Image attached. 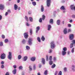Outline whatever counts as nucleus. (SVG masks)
Instances as JSON below:
<instances>
[{"label":"nucleus","mask_w":75,"mask_h":75,"mask_svg":"<svg viewBox=\"0 0 75 75\" xmlns=\"http://www.w3.org/2000/svg\"><path fill=\"white\" fill-rule=\"evenodd\" d=\"M36 66V65L35 64H34L33 65V69L34 70L36 68V67H35Z\"/></svg>","instance_id":"c03bdc74"},{"label":"nucleus","mask_w":75,"mask_h":75,"mask_svg":"<svg viewBox=\"0 0 75 75\" xmlns=\"http://www.w3.org/2000/svg\"><path fill=\"white\" fill-rule=\"evenodd\" d=\"M24 35L25 38H28V33H24Z\"/></svg>","instance_id":"6e6552de"},{"label":"nucleus","mask_w":75,"mask_h":75,"mask_svg":"<svg viewBox=\"0 0 75 75\" xmlns=\"http://www.w3.org/2000/svg\"><path fill=\"white\" fill-rule=\"evenodd\" d=\"M1 68H2V69L4 68V65H2L1 66Z\"/></svg>","instance_id":"3c124183"},{"label":"nucleus","mask_w":75,"mask_h":75,"mask_svg":"<svg viewBox=\"0 0 75 75\" xmlns=\"http://www.w3.org/2000/svg\"><path fill=\"white\" fill-rule=\"evenodd\" d=\"M71 29H68V33H69V32H71Z\"/></svg>","instance_id":"8fccbe9b"},{"label":"nucleus","mask_w":75,"mask_h":75,"mask_svg":"<svg viewBox=\"0 0 75 75\" xmlns=\"http://www.w3.org/2000/svg\"><path fill=\"white\" fill-rule=\"evenodd\" d=\"M33 41V39L31 38H30L29 39V40H28V43L29 45H31L32 44V41Z\"/></svg>","instance_id":"0eeeda50"},{"label":"nucleus","mask_w":75,"mask_h":75,"mask_svg":"<svg viewBox=\"0 0 75 75\" xmlns=\"http://www.w3.org/2000/svg\"><path fill=\"white\" fill-rule=\"evenodd\" d=\"M14 8L15 10H17L18 8V6L17 5L15 4L14 6Z\"/></svg>","instance_id":"dca6fc26"},{"label":"nucleus","mask_w":75,"mask_h":75,"mask_svg":"<svg viewBox=\"0 0 75 75\" xmlns=\"http://www.w3.org/2000/svg\"><path fill=\"white\" fill-rule=\"evenodd\" d=\"M73 21L72 20H70L69 22L70 23H72Z\"/></svg>","instance_id":"774afa93"},{"label":"nucleus","mask_w":75,"mask_h":75,"mask_svg":"<svg viewBox=\"0 0 75 75\" xmlns=\"http://www.w3.org/2000/svg\"><path fill=\"white\" fill-rule=\"evenodd\" d=\"M16 71H17V69H15L13 71V74H15L16 73Z\"/></svg>","instance_id":"412c9836"},{"label":"nucleus","mask_w":75,"mask_h":75,"mask_svg":"<svg viewBox=\"0 0 75 75\" xmlns=\"http://www.w3.org/2000/svg\"><path fill=\"white\" fill-rule=\"evenodd\" d=\"M71 42H72L73 44H75V40H73L71 41Z\"/></svg>","instance_id":"864d4df0"},{"label":"nucleus","mask_w":75,"mask_h":75,"mask_svg":"<svg viewBox=\"0 0 75 75\" xmlns=\"http://www.w3.org/2000/svg\"><path fill=\"white\" fill-rule=\"evenodd\" d=\"M29 14H31L32 13L31 11H29L28 12Z\"/></svg>","instance_id":"052dcab7"},{"label":"nucleus","mask_w":75,"mask_h":75,"mask_svg":"<svg viewBox=\"0 0 75 75\" xmlns=\"http://www.w3.org/2000/svg\"><path fill=\"white\" fill-rule=\"evenodd\" d=\"M3 46V42H0V47H2Z\"/></svg>","instance_id":"72a5a7b5"},{"label":"nucleus","mask_w":75,"mask_h":75,"mask_svg":"<svg viewBox=\"0 0 75 75\" xmlns=\"http://www.w3.org/2000/svg\"><path fill=\"white\" fill-rule=\"evenodd\" d=\"M55 67H56V65H55V64H54L52 66L51 68H54Z\"/></svg>","instance_id":"393cba45"},{"label":"nucleus","mask_w":75,"mask_h":75,"mask_svg":"<svg viewBox=\"0 0 75 75\" xmlns=\"http://www.w3.org/2000/svg\"><path fill=\"white\" fill-rule=\"evenodd\" d=\"M45 75H47V70H46L44 72Z\"/></svg>","instance_id":"de8ad7c7"},{"label":"nucleus","mask_w":75,"mask_h":75,"mask_svg":"<svg viewBox=\"0 0 75 75\" xmlns=\"http://www.w3.org/2000/svg\"><path fill=\"white\" fill-rule=\"evenodd\" d=\"M52 56H50V61H51L52 60Z\"/></svg>","instance_id":"49530a36"},{"label":"nucleus","mask_w":75,"mask_h":75,"mask_svg":"<svg viewBox=\"0 0 75 75\" xmlns=\"http://www.w3.org/2000/svg\"><path fill=\"white\" fill-rule=\"evenodd\" d=\"M67 67L64 68V71H67Z\"/></svg>","instance_id":"680f3d73"},{"label":"nucleus","mask_w":75,"mask_h":75,"mask_svg":"<svg viewBox=\"0 0 75 75\" xmlns=\"http://www.w3.org/2000/svg\"><path fill=\"white\" fill-rule=\"evenodd\" d=\"M22 68H23V66H20L18 68L19 69H22Z\"/></svg>","instance_id":"79ce46f5"},{"label":"nucleus","mask_w":75,"mask_h":75,"mask_svg":"<svg viewBox=\"0 0 75 75\" xmlns=\"http://www.w3.org/2000/svg\"><path fill=\"white\" fill-rule=\"evenodd\" d=\"M32 4L34 6H36V2H32Z\"/></svg>","instance_id":"c85d7f7f"},{"label":"nucleus","mask_w":75,"mask_h":75,"mask_svg":"<svg viewBox=\"0 0 75 75\" xmlns=\"http://www.w3.org/2000/svg\"><path fill=\"white\" fill-rule=\"evenodd\" d=\"M51 47V48H54L55 47V45L54 41H52L50 43Z\"/></svg>","instance_id":"f03ea898"},{"label":"nucleus","mask_w":75,"mask_h":75,"mask_svg":"<svg viewBox=\"0 0 75 75\" xmlns=\"http://www.w3.org/2000/svg\"><path fill=\"white\" fill-rule=\"evenodd\" d=\"M6 58V54L4 53L2 54L1 56V58L2 59H4Z\"/></svg>","instance_id":"39448f33"},{"label":"nucleus","mask_w":75,"mask_h":75,"mask_svg":"<svg viewBox=\"0 0 75 75\" xmlns=\"http://www.w3.org/2000/svg\"><path fill=\"white\" fill-rule=\"evenodd\" d=\"M63 32L64 34H67V28H64Z\"/></svg>","instance_id":"ddd939ff"},{"label":"nucleus","mask_w":75,"mask_h":75,"mask_svg":"<svg viewBox=\"0 0 75 75\" xmlns=\"http://www.w3.org/2000/svg\"><path fill=\"white\" fill-rule=\"evenodd\" d=\"M13 67L14 68H16L17 67L16 66V65H14L13 66Z\"/></svg>","instance_id":"338daca9"},{"label":"nucleus","mask_w":75,"mask_h":75,"mask_svg":"<svg viewBox=\"0 0 75 75\" xmlns=\"http://www.w3.org/2000/svg\"><path fill=\"white\" fill-rule=\"evenodd\" d=\"M40 27L39 26H38L36 27V33H38V31L40 30Z\"/></svg>","instance_id":"2eb2a0df"},{"label":"nucleus","mask_w":75,"mask_h":75,"mask_svg":"<svg viewBox=\"0 0 75 75\" xmlns=\"http://www.w3.org/2000/svg\"><path fill=\"white\" fill-rule=\"evenodd\" d=\"M72 18H75V15H73L72 16Z\"/></svg>","instance_id":"69168bd1"},{"label":"nucleus","mask_w":75,"mask_h":75,"mask_svg":"<svg viewBox=\"0 0 75 75\" xmlns=\"http://www.w3.org/2000/svg\"><path fill=\"white\" fill-rule=\"evenodd\" d=\"M29 69L30 71H32V67L31 66H29Z\"/></svg>","instance_id":"4c0bfd02"},{"label":"nucleus","mask_w":75,"mask_h":75,"mask_svg":"<svg viewBox=\"0 0 75 75\" xmlns=\"http://www.w3.org/2000/svg\"><path fill=\"white\" fill-rule=\"evenodd\" d=\"M37 40L38 41V42H41V40H40V38L39 37H38L37 38Z\"/></svg>","instance_id":"7c9ffc66"},{"label":"nucleus","mask_w":75,"mask_h":75,"mask_svg":"<svg viewBox=\"0 0 75 75\" xmlns=\"http://www.w3.org/2000/svg\"><path fill=\"white\" fill-rule=\"evenodd\" d=\"M56 59H57V58L55 57H54L53 59L54 61V62L56 60H57Z\"/></svg>","instance_id":"a19ab883"},{"label":"nucleus","mask_w":75,"mask_h":75,"mask_svg":"<svg viewBox=\"0 0 75 75\" xmlns=\"http://www.w3.org/2000/svg\"><path fill=\"white\" fill-rule=\"evenodd\" d=\"M2 38H3V39H4V38H5V36L3 35H2Z\"/></svg>","instance_id":"a18cd8bd"},{"label":"nucleus","mask_w":75,"mask_h":75,"mask_svg":"<svg viewBox=\"0 0 75 75\" xmlns=\"http://www.w3.org/2000/svg\"><path fill=\"white\" fill-rule=\"evenodd\" d=\"M68 26L69 27H71V24H69L68 25Z\"/></svg>","instance_id":"13d9d810"},{"label":"nucleus","mask_w":75,"mask_h":75,"mask_svg":"<svg viewBox=\"0 0 75 75\" xmlns=\"http://www.w3.org/2000/svg\"><path fill=\"white\" fill-rule=\"evenodd\" d=\"M26 25L27 26H29L30 25V24H29L27 22L26 23Z\"/></svg>","instance_id":"09e8293b"},{"label":"nucleus","mask_w":75,"mask_h":75,"mask_svg":"<svg viewBox=\"0 0 75 75\" xmlns=\"http://www.w3.org/2000/svg\"><path fill=\"white\" fill-rule=\"evenodd\" d=\"M66 54H67V52H66V51H62V55H63V56L65 55Z\"/></svg>","instance_id":"a211bd4d"},{"label":"nucleus","mask_w":75,"mask_h":75,"mask_svg":"<svg viewBox=\"0 0 75 75\" xmlns=\"http://www.w3.org/2000/svg\"><path fill=\"white\" fill-rule=\"evenodd\" d=\"M30 33L31 35H32V29H31L30 30Z\"/></svg>","instance_id":"603ef678"},{"label":"nucleus","mask_w":75,"mask_h":75,"mask_svg":"<svg viewBox=\"0 0 75 75\" xmlns=\"http://www.w3.org/2000/svg\"><path fill=\"white\" fill-rule=\"evenodd\" d=\"M74 35L73 34H71L69 35V39L70 40H72L74 39Z\"/></svg>","instance_id":"423d86ee"},{"label":"nucleus","mask_w":75,"mask_h":75,"mask_svg":"<svg viewBox=\"0 0 75 75\" xmlns=\"http://www.w3.org/2000/svg\"><path fill=\"white\" fill-rule=\"evenodd\" d=\"M57 74H58V71H56L55 73V75H57Z\"/></svg>","instance_id":"4d7b16f0"},{"label":"nucleus","mask_w":75,"mask_h":75,"mask_svg":"<svg viewBox=\"0 0 75 75\" xmlns=\"http://www.w3.org/2000/svg\"><path fill=\"white\" fill-rule=\"evenodd\" d=\"M58 75H62V71H60Z\"/></svg>","instance_id":"ea45409f"},{"label":"nucleus","mask_w":75,"mask_h":75,"mask_svg":"<svg viewBox=\"0 0 75 75\" xmlns=\"http://www.w3.org/2000/svg\"><path fill=\"white\" fill-rule=\"evenodd\" d=\"M26 49L27 50H29L30 49V47L28 46H26Z\"/></svg>","instance_id":"a878e982"},{"label":"nucleus","mask_w":75,"mask_h":75,"mask_svg":"<svg viewBox=\"0 0 75 75\" xmlns=\"http://www.w3.org/2000/svg\"><path fill=\"white\" fill-rule=\"evenodd\" d=\"M42 62L43 63V65L45 64V59H44V58H42Z\"/></svg>","instance_id":"5701e85b"},{"label":"nucleus","mask_w":75,"mask_h":75,"mask_svg":"<svg viewBox=\"0 0 75 75\" xmlns=\"http://www.w3.org/2000/svg\"><path fill=\"white\" fill-rule=\"evenodd\" d=\"M72 53H74V48H73L71 50Z\"/></svg>","instance_id":"37998d69"},{"label":"nucleus","mask_w":75,"mask_h":75,"mask_svg":"<svg viewBox=\"0 0 75 75\" xmlns=\"http://www.w3.org/2000/svg\"><path fill=\"white\" fill-rule=\"evenodd\" d=\"M61 22V21L60 20H58L57 21V25H60V23Z\"/></svg>","instance_id":"f3484780"},{"label":"nucleus","mask_w":75,"mask_h":75,"mask_svg":"<svg viewBox=\"0 0 75 75\" xmlns=\"http://www.w3.org/2000/svg\"><path fill=\"white\" fill-rule=\"evenodd\" d=\"M5 75H10V74H9V72H6Z\"/></svg>","instance_id":"6e6d98bb"},{"label":"nucleus","mask_w":75,"mask_h":75,"mask_svg":"<svg viewBox=\"0 0 75 75\" xmlns=\"http://www.w3.org/2000/svg\"><path fill=\"white\" fill-rule=\"evenodd\" d=\"M27 59H28V57H27V56H25L23 59V61H26L27 60Z\"/></svg>","instance_id":"4468645a"},{"label":"nucleus","mask_w":75,"mask_h":75,"mask_svg":"<svg viewBox=\"0 0 75 75\" xmlns=\"http://www.w3.org/2000/svg\"><path fill=\"white\" fill-rule=\"evenodd\" d=\"M4 5L1 4L0 5V9L1 10H3L4 9Z\"/></svg>","instance_id":"f8f14e48"},{"label":"nucleus","mask_w":75,"mask_h":75,"mask_svg":"<svg viewBox=\"0 0 75 75\" xmlns=\"http://www.w3.org/2000/svg\"><path fill=\"white\" fill-rule=\"evenodd\" d=\"M45 16H44V15H43L42 16V18H40L39 20L40 23H42V20L43 21H44V20H45Z\"/></svg>","instance_id":"20e7f679"},{"label":"nucleus","mask_w":75,"mask_h":75,"mask_svg":"<svg viewBox=\"0 0 75 75\" xmlns=\"http://www.w3.org/2000/svg\"><path fill=\"white\" fill-rule=\"evenodd\" d=\"M7 57L8 59L9 60H11L12 59V53L11 52H9Z\"/></svg>","instance_id":"f257e3e1"},{"label":"nucleus","mask_w":75,"mask_h":75,"mask_svg":"<svg viewBox=\"0 0 75 75\" xmlns=\"http://www.w3.org/2000/svg\"><path fill=\"white\" fill-rule=\"evenodd\" d=\"M52 50L50 49L49 50V53H52Z\"/></svg>","instance_id":"bf43d9fd"},{"label":"nucleus","mask_w":75,"mask_h":75,"mask_svg":"<svg viewBox=\"0 0 75 75\" xmlns=\"http://www.w3.org/2000/svg\"><path fill=\"white\" fill-rule=\"evenodd\" d=\"M60 9L62 10H65V8L64 7V6H62L60 8Z\"/></svg>","instance_id":"b1692460"},{"label":"nucleus","mask_w":75,"mask_h":75,"mask_svg":"<svg viewBox=\"0 0 75 75\" xmlns=\"http://www.w3.org/2000/svg\"><path fill=\"white\" fill-rule=\"evenodd\" d=\"M25 19L26 21L28 22V17L27 16H25Z\"/></svg>","instance_id":"c756f323"},{"label":"nucleus","mask_w":75,"mask_h":75,"mask_svg":"<svg viewBox=\"0 0 75 75\" xmlns=\"http://www.w3.org/2000/svg\"><path fill=\"white\" fill-rule=\"evenodd\" d=\"M29 19L30 21V22H33V18L31 17H30L29 18Z\"/></svg>","instance_id":"2f4dec72"},{"label":"nucleus","mask_w":75,"mask_h":75,"mask_svg":"<svg viewBox=\"0 0 75 75\" xmlns=\"http://www.w3.org/2000/svg\"><path fill=\"white\" fill-rule=\"evenodd\" d=\"M73 46H74V44L73 43H72L71 44L70 46L71 48H72V47H73Z\"/></svg>","instance_id":"473e14b6"},{"label":"nucleus","mask_w":75,"mask_h":75,"mask_svg":"<svg viewBox=\"0 0 75 75\" xmlns=\"http://www.w3.org/2000/svg\"><path fill=\"white\" fill-rule=\"evenodd\" d=\"M1 64L2 65H3V64H4V62H3V61H2L1 62Z\"/></svg>","instance_id":"0e129e2a"},{"label":"nucleus","mask_w":75,"mask_h":75,"mask_svg":"<svg viewBox=\"0 0 75 75\" xmlns=\"http://www.w3.org/2000/svg\"><path fill=\"white\" fill-rule=\"evenodd\" d=\"M51 0H47V7H50L51 6Z\"/></svg>","instance_id":"7ed1b4c3"},{"label":"nucleus","mask_w":75,"mask_h":75,"mask_svg":"<svg viewBox=\"0 0 75 75\" xmlns=\"http://www.w3.org/2000/svg\"><path fill=\"white\" fill-rule=\"evenodd\" d=\"M53 64V61L50 60L49 61V64L50 65H52Z\"/></svg>","instance_id":"cd10ccee"},{"label":"nucleus","mask_w":75,"mask_h":75,"mask_svg":"<svg viewBox=\"0 0 75 75\" xmlns=\"http://www.w3.org/2000/svg\"><path fill=\"white\" fill-rule=\"evenodd\" d=\"M8 42V39H6L5 40L4 42L5 43H7V42Z\"/></svg>","instance_id":"f704fd0d"},{"label":"nucleus","mask_w":75,"mask_h":75,"mask_svg":"<svg viewBox=\"0 0 75 75\" xmlns=\"http://www.w3.org/2000/svg\"><path fill=\"white\" fill-rule=\"evenodd\" d=\"M70 8L71 10H74L75 11V6L74 5H72L70 6Z\"/></svg>","instance_id":"1a4fd4ad"},{"label":"nucleus","mask_w":75,"mask_h":75,"mask_svg":"<svg viewBox=\"0 0 75 75\" xmlns=\"http://www.w3.org/2000/svg\"><path fill=\"white\" fill-rule=\"evenodd\" d=\"M31 60L32 61H35V57H33L31 58Z\"/></svg>","instance_id":"aec40b11"},{"label":"nucleus","mask_w":75,"mask_h":75,"mask_svg":"<svg viewBox=\"0 0 75 75\" xmlns=\"http://www.w3.org/2000/svg\"><path fill=\"white\" fill-rule=\"evenodd\" d=\"M48 55L46 56V60L48 61Z\"/></svg>","instance_id":"5fc2aeb1"},{"label":"nucleus","mask_w":75,"mask_h":75,"mask_svg":"<svg viewBox=\"0 0 75 75\" xmlns=\"http://www.w3.org/2000/svg\"><path fill=\"white\" fill-rule=\"evenodd\" d=\"M25 42H26V41H25L24 39H23L22 41V42L23 44H25Z\"/></svg>","instance_id":"c9c22d12"},{"label":"nucleus","mask_w":75,"mask_h":75,"mask_svg":"<svg viewBox=\"0 0 75 75\" xmlns=\"http://www.w3.org/2000/svg\"><path fill=\"white\" fill-rule=\"evenodd\" d=\"M21 58V55H19L18 56V59H20Z\"/></svg>","instance_id":"58836bf2"},{"label":"nucleus","mask_w":75,"mask_h":75,"mask_svg":"<svg viewBox=\"0 0 75 75\" xmlns=\"http://www.w3.org/2000/svg\"><path fill=\"white\" fill-rule=\"evenodd\" d=\"M47 30L48 31H50L51 30V28H52V26H51V25H48L47 26Z\"/></svg>","instance_id":"9b49d317"},{"label":"nucleus","mask_w":75,"mask_h":75,"mask_svg":"<svg viewBox=\"0 0 75 75\" xmlns=\"http://www.w3.org/2000/svg\"><path fill=\"white\" fill-rule=\"evenodd\" d=\"M1 19H2V16L1 15H0V20H1Z\"/></svg>","instance_id":"e2e57ef3"},{"label":"nucleus","mask_w":75,"mask_h":75,"mask_svg":"<svg viewBox=\"0 0 75 75\" xmlns=\"http://www.w3.org/2000/svg\"><path fill=\"white\" fill-rule=\"evenodd\" d=\"M11 13V11H10V10H8V12H6V13H5V16H7V15H8V13Z\"/></svg>","instance_id":"4be33fe9"},{"label":"nucleus","mask_w":75,"mask_h":75,"mask_svg":"<svg viewBox=\"0 0 75 75\" xmlns=\"http://www.w3.org/2000/svg\"><path fill=\"white\" fill-rule=\"evenodd\" d=\"M49 23L51 24H53L54 23V20L52 19H51L49 21Z\"/></svg>","instance_id":"9d476101"},{"label":"nucleus","mask_w":75,"mask_h":75,"mask_svg":"<svg viewBox=\"0 0 75 75\" xmlns=\"http://www.w3.org/2000/svg\"><path fill=\"white\" fill-rule=\"evenodd\" d=\"M67 48H66V47H64L63 48V51H67Z\"/></svg>","instance_id":"e433bc0d"},{"label":"nucleus","mask_w":75,"mask_h":75,"mask_svg":"<svg viewBox=\"0 0 75 75\" xmlns=\"http://www.w3.org/2000/svg\"><path fill=\"white\" fill-rule=\"evenodd\" d=\"M44 6L43 5L41 6V12H43L44 11Z\"/></svg>","instance_id":"6ab92c4d"},{"label":"nucleus","mask_w":75,"mask_h":75,"mask_svg":"<svg viewBox=\"0 0 75 75\" xmlns=\"http://www.w3.org/2000/svg\"><path fill=\"white\" fill-rule=\"evenodd\" d=\"M45 38L44 37V36H42L41 38V40L42 41H44L45 40Z\"/></svg>","instance_id":"bb28decb"}]
</instances>
